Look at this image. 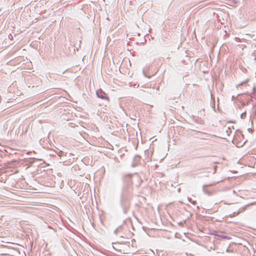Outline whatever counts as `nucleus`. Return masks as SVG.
I'll return each instance as SVG.
<instances>
[{
    "label": "nucleus",
    "instance_id": "obj_1",
    "mask_svg": "<svg viewBox=\"0 0 256 256\" xmlns=\"http://www.w3.org/2000/svg\"><path fill=\"white\" fill-rule=\"evenodd\" d=\"M130 195V192L126 188L123 189L122 194H121V202L123 205H125L126 202V200L128 198Z\"/></svg>",
    "mask_w": 256,
    "mask_h": 256
},
{
    "label": "nucleus",
    "instance_id": "obj_2",
    "mask_svg": "<svg viewBox=\"0 0 256 256\" xmlns=\"http://www.w3.org/2000/svg\"><path fill=\"white\" fill-rule=\"evenodd\" d=\"M202 190L205 194L208 196L214 194L216 192V190L210 188L208 185H204L202 187Z\"/></svg>",
    "mask_w": 256,
    "mask_h": 256
},
{
    "label": "nucleus",
    "instance_id": "obj_3",
    "mask_svg": "<svg viewBox=\"0 0 256 256\" xmlns=\"http://www.w3.org/2000/svg\"><path fill=\"white\" fill-rule=\"evenodd\" d=\"M97 96L104 100H109V98L107 94L102 90L100 89L96 92Z\"/></svg>",
    "mask_w": 256,
    "mask_h": 256
},
{
    "label": "nucleus",
    "instance_id": "obj_4",
    "mask_svg": "<svg viewBox=\"0 0 256 256\" xmlns=\"http://www.w3.org/2000/svg\"><path fill=\"white\" fill-rule=\"evenodd\" d=\"M249 81V79L248 78H247L246 80L240 82V84H238L237 85V87H238V86H244V84H246Z\"/></svg>",
    "mask_w": 256,
    "mask_h": 256
},
{
    "label": "nucleus",
    "instance_id": "obj_5",
    "mask_svg": "<svg viewBox=\"0 0 256 256\" xmlns=\"http://www.w3.org/2000/svg\"><path fill=\"white\" fill-rule=\"evenodd\" d=\"M211 96H212V99H213V102H212V108H213L214 110L216 112V108H215V101H214V98H213V97H212V94L211 95Z\"/></svg>",
    "mask_w": 256,
    "mask_h": 256
},
{
    "label": "nucleus",
    "instance_id": "obj_6",
    "mask_svg": "<svg viewBox=\"0 0 256 256\" xmlns=\"http://www.w3.org/2000/svg\"><path fill=\"white\" fill-rule=\"evenodd\" d=\"M246 112H242V113L240 114V118H241L242 119L245 118H246Z\"/></svg>",
    "mask_w": 256,
    "mask_h": 256
},
{
    "label": "nucleus",
    "instance_id": "obj_7",
    "mask_svg": "<svg viewBox=\"0 0 256 256\" xmlns=\"http://www.w3.org/2000/svg\"><path fill=\"white\" fill-rule=\"evenodd\" d=\"M241 70H242V71L244 73H246L247 72L246 69L244 68H242Z\"/></svg>",
    "mask_w": 256,
    "mask_h": 256
},
{
    "label": "nucleus",
    "instance_id": "obj_8",
    "mask_svg": "<svg viewBox=\"0 0 256 256\" xmlns=\"http://www.w3.org/2000/svg\"><path fill=\"white\" fill-rule=\"evenodd\" d=\"M64 154V152L62 151H60V152L58 153V155L60 156H62Z\"/></svg>",
    "mask_w": 256,
    "mask_h": 256
},
{
    "label": "nucleus",
    "instance_id": "obj_9",
    "mask_svg": "<svg viewBox=\"0 0 256 256\" xmlns=\"http://www.w3.org/2000/svg\"><path fill=\"white\" fill-rule=\"evenodd\" d=\"M239 212L236 213V212H234V214H233V216H234L235 215H238V214Z\"/></svg>",
    "mask_w": 256,
    "mask_h": 256
},
{
    "label": "nucleus",
    "instance_id": "obj_10",
    "mask_svg": "<svg viewBox=\"0 0 256 256\" xmlns=\"http://www.w3.org/2000/svg\"><path fill=\"white\" fill-rule=\"evenodd\" d=\"M192 203L193 204H196V201H193V202H192Z\"/></svg>",
    "mask_w": 256,
    "mask_h": 256
},
{
    "label": "nucleus",
    "instance_id": "obj_11",
    "mask_svg": "<svg viewBox=\"0 0 256 256\" xmlns=\"http://www.w3.org/2000/svg\"><path fill=\"white\" fill-rule=\"evenodd\" d=\"M118 231V228H117L116 230H114V233H115L116 234H117Z\"/></svg>",
    "mask_w": 256,
    "mask_h": 256
},
{
    "label": "nucleus",
    "instance_id": "obj_12",
    "mask_svg": "<svg viewBox=\"0 0 256 256\" xmlns=\"http://www.w3.org/2000/svg\"><path fill=\"white\" fill-rule=\"evenodd\" d=\"M130 176H131V175H130V174H128V175L126 176H128V177H130Z\"/></svg>",
    "mask_w": 256,
    "mask_h": 256
},
{
    "label": "nucleus",
    "instance_id": "obj_13",
    "mask_svg": "<svg viewBox=\"0 0 256 256\" xmlns=\"http://www.w3.org/2000/svg\"><path fill=\"white\" fill-rule=\"evenodd\" d=\"M139 158L140 157H139V156H136V158Z\"/></svg>",
    "mask_w": 256,
    "mask_h": 256
}]
</instances>
